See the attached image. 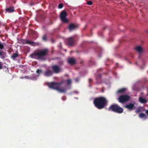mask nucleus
<instances>
[{"mask_svg": "<svg viewBox=\"0 0 148 148\" xmlns=\"http://www.w3.org/2000/svg\"><path fill=\"white\" fill-rule=\"evenodd\" d=\"M48 51L47 49L40 50L37 52L31 54L30 56L32 58L45 60V56L47 55Z\"/></svg>", "mask_w": 148, "mask_h": 148, "instance_id": "nucleus-1", "label": "nucleus"}, {"mask_svg": "<svg viewBox=\"0 0 148 148\" xmlns=\"http://www.w3.org/2000/svg\"><path fill=\"white\" fill-rule=\"evenodd\" d=\"M94 103L97 108L101 109L104 107L107 103V101L104 97H101L95 99Z\"/></svg>", "mask_w": 148, "mask_h": 148, "instance_id": "nucleus-2", "label": "nucleus"}, {"mask_svg": "<svg viewBox=\"0 0 148 148\" xmlns=\"http://www.w3.org/2000/svg\"><path fill=\"white\" fill-rule=\"evenodd\" d=\"M63 84V82L59 83L52 82L49 84L48 86L49 88L56 89L60 92H64L66 89L64 88H62Z\"/></svg>", "mask_w": 148, "mask_h": 148, "instance_id": "nucleus-3", "label": "nucleus"}, {"mask_svg": "<svg viewBox=\"0 0 148 148\" xmlns=\"http://www.w3.org/2000/svg\"><path fill=\"white\" fill-rule=\"evenodd\" d=\"M109 110L113 111H123V109L117 104H113L110 106Z\"/></svg>", "mask_w": 148, "mask_h": 148, "instance_id": "nucleus-4", "label": "nucleus"}, {"mask_svg": "<svg viewBox=\"0 0 148 148\" xmlns=\"http://www.w3.org/2000/svg\"><path fill=\"white\" fill-rule=\"evenodd\" d=\"M129 98V96L127 95H122L119 97L118 100L120 102L123 103L127 101Z\"/></svg>", "mask_w": 148, "mask_h": 148, "instance_id": "nucleus-5", "label": "nucleus"}, {"mask_svg": "<svg viewBox=\"0 0 148 148\" xmlns=\"http://www.w3.org/2000/svg\"><path fill=\"white\" fill-rule=\"evenodd\" d=\"M67 15V14L64 11H63L61 13L60 17L61 21L63 22L64 23H67L68 22V20L66 18Z\"/></svg>", "mask_w": 148, "mask_h": 148, "instance_id": "nucleus-6", "label": "nucleus"}, {"mask_svg": "<svg viewBox=\"0 0 148 148\" xmlns=\"http://www.w3.org/2000/svg\"><path fill=\"white\" fill-rule=\"evenodd\" d=\"M52 68L54 72L56 73H58L61 71V69L58 66L55 65L52 66Z\"/></svg>", "mask_w": 148, "mask_h": 148, "instance_id": "nucleus-7", "label": "nucleus"}, {"mask_svg": "<svg viewBox=\"0 0 148 148\" xmlns=\"http://www.w3.org/2000/svg\"><path fill=\"white\" fill-rule=\"evenodd\" d=\"M135 49L139 54L142 53L145 51V50L143 47L140 46H136L135 47Z\"/></svg>", "mask_w": 148, "mask_h": 148, "instance_id": "nucleus-8", "label": "nucleus"}, {"mask_svg": "<svg viewBox=\"0 0 148 148\" xmlns=\"http://www.w3.org/2000/svg\"><path fill=\"white\" fill-rule=\"evenodd\" d=\"M53 73V71L51 69L49 68L47 69L44 73L45 76L49 77L51 76Z\"/></svg>", "mask_w": 148, "mask_h": 148, "instance_id": "nucleus-9", "label": "nucleus"}, {"mask_svg": "<svg viewBox=\"0 0 148 148\" xmlns=\"http://www.w3.org/2000/svg\"><path fill=\"white\" fill-rule=\"evenodd\" d=\"M61 82H63V85L62 86V88H64L66 89L64 87L65 86L66 84L69 85L71 84V80L69 79L66 80L62 81Z\"/></svg>", "mask_w": 148, "mask_h": 148, "instance_id": "nucleus-10", "label": "nucleus"}, {"mask_svg": "<svg viewBox=\"0 0 148 148\" xmlns=\"http://www.w3.org/2000/svg\"><path fill=\"white\" fill-rule=\"evenodd\" d=\"M25 43L26 44L32 45L34 46L36 45V43L33 42L32 41H30L29 40H26L25 42Z\"/></svg>", "mask_w": 148, "mask_h": 148, "instance_id": "nucleus-11", "label": "nucleus"}, {"mask_svg": "<svg viewBox=\"0 0 148 148\" xmlns=\"http://www.w3.org/2000/svg\"><path fill=\"white\" fill-rule=\"evenodd\" d=\"M69 44L70 45H72L74 43V40L72 37L69 38L68 40Z\"/></svg>", "mask_w": 148, "mask_h": 148, "instance_id": "nucleus-12", "label": "nucleus"}, {"mask_svg": "<svg viewBox=\"0 0 148 148\" xmlns=\"http://www.w3.org/2000/svg\"><path fill=\"white\" fill-rule=\"evenodd\" d=\"M68 61L70 64H73L75 63V60L73 58H70L68 59Z\"/></svg>", "mask_w": 148, "mask_h": 148, "instance_id": "nucleus-13", "label": "nucleus"}, {"mask_svg": "<svg viewBox=\"0 0 148 148\" xmlns=\"http://www.w3.org/2000/svg\"><path fill=\"white\" fill-rule=\"evenodd\" d=\"M76 27V26L73 24H70L69 26V29L70 31H72L74 30Z\"/></svg>", "mask_w": 148, "mask_h": 148, "instance_id": "nucleus-14", "label": "nucleus"}, {"mask_svg": "<svg viewBox=\"0 0 148 148\" xmlns=\"http://www.w3.org/2000/svg\"><path fill=\"white\" fill-rule=\"evenodd\" d=\"M126 107L130 110H132L134 107V105L132 103H130L127 105Z\"/></svg>", "mask_w": 148, "mask_h": 148, "instance_id": "nucleus-15", "label": "nucleus"}, {"mask_svg": "<svg viewBox=\"0 0 148 148\" xmlns=\"http://www.w3.org/2000/svg\"><path fill=\"white\" fill-rule=\"evenodd\" d=\"M0 56L2 59H4L6 57L5 53L0 51Z\"/></svg>", "mask_w": 148, "mask_h": 148, "instance_id": "nucleus-16", "label": "nucleus"}, {"mask_svg": "<svg viewBox=\"0 0 148 148\" xmlns=\"http://www.w3.org/2000/svg\"><path fill=\"white\" fill-rule=\"evenodd\" d=\"M6 11L8 12H11L14 11V8L13 7H11L9 8H7L6 9Z\"/></svg>", "mask_w": 148, "mask_h": 148, "instance_id": "nucleus-17", "label": "nucleus"}, {"mask_svg": "<svg viewBox=\"0 0 148 148\" xmlns=\"http://www.w3.org/2000/svg\"><path fill=\"white\" fill-rule=\"evenodd\" d=\"M139 116L140 118H142L144 119L147 118V116L144 113H142L139 114Z\"/></svg>", "mask_w": 148, "mask_h": 148, "instance_id": "nucleus-18", "label": "nucleus"}, {"mask_svg": "<svg viewBox=\"0 0 148 148\" xmlns=\"http://www.w3.org/2000/svg\"><path fill=\"white\" fill-rule=\"evenodd\" d=\"M139 101L142 103H145L147 102V101L142 97H140L139 98Z\"/></svg>", "mask_w": 148, "mask_h": 148, "instance_id": "nucleus-19", "label": "nucleus"}, {"mask_svg": "<svg viewBox=\"0 0 148 148\" xmlns=\"http://www.w3.org/2000/svg\"><path fill=\"white\" fill-rule=\"evenodd\" d=\"M126 88H122L119 89L117 92V93L124 92L126 90Z\"/></svg>", "mask_w": 148, "mask_h": 148, "instance_id": "nucleus-20", "label": "nucleus"}, {"mask_svg": "<svg viewBox=\"0 0 148 148\" xmlns=\"http://www.w3.org/2000/svg\"><path fill=\"white\" fill-rule=\"evenodd\" d=\"M18 55L17 53H15L13 54L12 56V58L13 59H14L16 58L18 56Z\"/></svg>", "mask_w": 148, "mask_h": 148, "instance_id": "nucleus-21", "label": "nucleus"}, {"mask_svg": "<svg viewBox=\"0 0 148 148\" xmlns=\"http://www.w3.org/2000/svg\"><path fill=\"white\" fill-rule=\"evenodd\" d=\"M5 43H1V42H0V49H3V48L4 46H5Z\"/></svg>", "mask_w": 148, "mask_h": 148, "instance_id": "nucleus-22", "label": "nucleus"}, {"mask_svg": "<svg viewBox=\"0 0 148 148\" xmlns=\"http://www.w3.org/2000/svg\"><path fill=\"white\" fill-rule=\"evenodd\" d=\"M63 7V5L62 4H60L58 5V8H59L61 9Z\"/></svg>", "mask_w": 148, "mask_h": 148, "instance_id": "nucleus-23", "label": "nucleus"}, {"mask_svg": "<svg viewBox=\"0 0 148 148\" xmlns=\"http://www.w3.org/2000/svg\"><path fill=\"white\" fill-rule=\"evenodd\" d=\"M42 72V71L41 70H39L38 69L36 71V72L39 74H40V73H41Z\"/></svg>", "mask_w": 148, "mask_h": 148, "instance_id": "nucleus-24", "label": "nucleus"}, {"mask_svg": "<svg viewBox=\"0 0 148 148\" xmlns=\"http://www.w3.org/2000/svg\"><path fill=\"white\" fill-rule=\"evenodd\" d=\"M42 39L44 41H46L47 40V38L46 36H43Z\"/></svg>", "mask_w": 148, "mask_h": 148, "instance_id": "nucleus-25", "label": "nucleus"}, {"mask_svg": "<svg viewBox=\"0 0 148 148\" xmlns=\"http://www.w3.org/2000/svg\"><path fill=\"white\" fill-rule=\"evenodd\" d=\"M87 4L89 5H90L92 4V2L90 1H89L87 2Z\"/></svg>", "mask_w": 148, "mask_h": 148, "instance_id": "nucleus-26", "label": "nucleus"}, {"mask_svg": "<svg viewBox=\"0 0 148 148\" xmlns=\"http://www.w3.org/2000/svg\"><path fill=\"white\" fill-rule=\"evenodd\" d=\"M2 63L1 62H0V69H1L2 68Z\"/></svg>", "mask_w": 148, "mask_h": 148, "instance_id": "nucleus-27", "label": "nucleus"}, {"mask_svg": "<svg viewBox=\"0 0 148 148\" xmlns=\"http://www.w3.org/2000/svg\"><path fill=\"white\" fill-rule=\"evenodd\" d=\"M75 80L76 82H77L79 80L78 78H76L75 79Z\"/></svg>", "mask_w": 148, "mask_h": 148, "instance_id": "nucleus-28", "label": "nucleus"}, {"mask_svg": "<svg viewBox=\"0 0 148 148\" xmlns=\"http://www.w3.org/2000/svg\"><path fill=\"white\" fill-rule=\"evenodd\" d=\"M92 80L91 79H89V83L92 82Z\"/></svg>", "mask_w": 148, "mask_h": 148, "instance_id": "nucleus-29", "label": "nucleus"}, {"mask_svg": "<svg viewBox=\"0 0 148 148\" xmlns=\"http://www.w3.org/2000/svg\"><path fill=\"white\" fill-rule=\"evenodd\" d=\"M117 112L119 113H122L123 112Z\"/></svg>", "mask_w": 148, "mask_h": 148, "instance_id": "nucleus-30", "label": "nucleus"}, {"mask_svg": "<svg viewBox=\"0 0 148 148\" xmlns=\"http://www.w3.org/2000/svg\"><path fill=\"white\" fill-rule=\"evenodd\" d=\"M141 108L142 109V110H143V111H145V110H144L143 108L142 107Z\"/></svg>", "mask_w": 148, "mask_h": 148, "instance_id": "nucleus-31", "label": "nucleus"}, {"mask_svg": "<svg viewBox=\"0 0 148 148\" xmlns=\"http://www.w3.org/2000/svg\"><path fill=\"white\" fill-rule=\"evenodd\" d=\"M146 112V114H147V115H148V112Z\"/></svg>", "mask_w": 148, "mask_h": 148, "instance_id": "nucleus-32", "label": "nucleus"}, {"mask_svg": "<svg viewBox=\"0 0 148 148\" xmlns=\"http://www.w3.org/2000/svg\"><path fill=\"white\" fill-rule=\"evenodd\" d=\"M146 32L148 34V31H146Z\"/></svg>", "mask_w": 148, "mask_h": 148, "instance_id": "nucleus-33", "label": "nucleus"}, {"mask_svg": "<svg viewBox=\"0 0 148 148\" xmlns=\"http://www.w3.org/2000/svg\"><path fill=\"white\" fill-rule=\"evenodd\" d=\"M146 111H148V110H146Z\"/></svg>", "mask_w": 148, "mask_h": 148, "instance_id": "nucleus-34", "label": "nucleus"}]
</instances>
